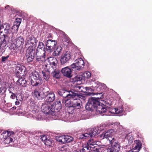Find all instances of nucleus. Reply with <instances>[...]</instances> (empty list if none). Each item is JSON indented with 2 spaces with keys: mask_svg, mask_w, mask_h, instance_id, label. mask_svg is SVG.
Wrapping results in <instances>:
<instances>
[{
  "mask_svg": "<svg viewBox=\"0 0 152 152\" xmlns=\"http://www.w3.org/2000/svg\"><path fill=\"white\" fill-rule=\"evenodd\" d=\"M99 98H90L85 106V108L88 111H93L95 109L97 113H102L106 112L108 107L100 102Z\"/></svg>",
  "mask_w": 152,
  "mask_h": 152,
  "instance_id": "1",
  "label": "nucleus"
},
{
  "mask_svg": "<svg viewBox=\"0 0 152 152\" xmlns=\"http://www.w3.org/2000/svg\"><path fill=\"white\" fill-rule=\"evenodd\" d=\"M74 56L75 58L76 57L77 58L75 60V62L71 65V68L72 69V70L75 71L80 70L85 65L84 62L81 57V52L78 50L76 51L74 54Z\"/></svg>",
  "mask_w": 152,
  "mask_h": 152,
  "instance_id": "2",
  "label": "nucleus"
},
{
  "mask_svg": "<svg viewBox=\"0 0 152 152\" xmlns=\"http://www.w3.org/2000/svg\"><path fill=\"white\" fill-rule=\"evenodd\" d=\"M31 77V82L33 86H39L42 84V80L40 77L39 73L36 71L32 72Z\"/></svg>",
  "mask_w": 152,
  "mask_h": 152,
  "instance_id": "3",
  "label": "nucleus"
},
{
  "mask_svg": "<svg viewBox=\"0 0 152 152\" xmlns=\"http://www.w3.org/2000/svg\"><path fill=\"white\" fill-rule=\"evenodd\" d=\"M111 146L107 149V152H119L120 150V144L115 139H109Z\"/></svg>",
  "mask_w": 152,
  "mask_h": 152,
  "instance_id": "4",
  "label": "nucleus"
},
{
  "mask_svg": "<svg viewBox=\"0 0 152 152\" xmlns=\"http://www.w3.org/2000/svg\"><path fill=\"white\" fill-rule=\"evenodd\" d=\"M74 94L75 96H73L70 98L72 99V110H74V108L79 109L81 107L80 103L81 102L80 99L82 97V96L75 93Z\"/></svg>",
  "mask_w": 152,
  "mask_h": 152,
  "instance_id": "5",
  "label": "nucleus"
},
{
  "mask_svg": "<svg viewBox=\"0 0 152 152\" xmlns=\"http://www.w3.org/2000/svg\"><path fill=\"white\" fill-rule=\"evenodd\" d=\"M51 105L50 104L45 102L42 105L41 109L45 113L53 116L55 115L54 109L52 108Z\"/></svg>",
  "mask_w": 152,
  "mask_h": 152,
  "instance_id": "6",
  "label": "nucleus"
},
{
  "mask_svg": "<svg viewBox=\"0 0 152 152\" xmlns=\"http://www.w3.org/2000/svg\"><path fill=\"white\" fill-rule=\"evenodd\" d=\"M99 131V129L98 128L89 129L88 132V133L80 135V138L86 139L88 137H94L98 134Z\"/></svg>",
  "mask_w": 152,
  "mask_h": 152,
  "instance_id": "7",
  "label": "nucleus"
},
{
  "mask_svg": "<svg viewBox=\"0 0 152 152\" xmlns=\"http://www.w3.org/2000/svg\"><path fill=\"white\" fill-rule=\"evenodd\" d=\"M10 135L11 134L8 131H4L1 133L0 138L4 141L5 144H9L13 141V139L10 137Z\"/></svg>",
  "mask_w": 152,
  "mask_h": 152,
  "instance_id": "8",
  "label": "nucleus"
},
{
  "mask_svg": "<svg viewBox=\"0 0 152 152\" xmlns=\"http://www.w3.org/2000/svg\"><path fill=\"white\" fill-rule=\"evenodd\" d=\"M113 126H114V128L113 129H110L102 134L104 138H107L109 141V139H114L112 137V136L116 132V129L118 128V126L117 125L114 124Z\"/></svg>",
  "mask_w": 152,
  "mask_h": 152,
  "instance_id": "9",
  "label": "nucleus"
},
{
  "mask_svg": "<svg viewBox=\"0 0 152 152\" xmlns=\"http://www.w3.org/2000/svg\"><path fill=\"white\" fill-rule=\"evenodd\" d=\"M75 92L69 91L64 89H61L58 92V94L64 98V99H70L72 97L75 96L74 94Z\"/></svg>",
  "mask_w": 152,
  "mask_h": 152,
  "instance_id": "10",
  "label": "nucleus"
},
{
  "mask_svg": "<svg viewBox=\"0 0 152 152\" xmlns=\"http://www.w3.org/2000/svg\"><path fill=\"white\" fill-rule=\"evenodd\" d=\"M38 40L37 39L32 35H29L26 39L25 42L26 47L28 45H32V46H36Z\"/></svg>",
  "mask_w": 152,
  "mask_h": 152,
  "instance_id": "11",
  "label": "nucleus"
},
{
  "mask_svg": "<svg viewBox=\"0 0 152 152\" xmlns=\"http://www.w3.org/2000/svg\"><path fill=\"white\" fill-rule=\"evenodd\" d=\"M71 55L70 52H66L64 55L61 56L60 62L61 65H63L66 63L71 59Z\"/></svg>",
  "mask_w": 152,
  "mask_h": 152,
  "instance_id": "12",
  "label": "nucleus"
},
{
  "mask_svg": "<svg viewBox=\"0 0 152 152\" xmlns=\"http://www.w3.org/2000/svg\"><path fill=\"white\" fill-rule=\"evenodd\" d=\"M51 107L52 109H54L55 115L56 114V113L57 112H59L62 108L61 101L59 99L57 100L56 102L51 105Z\"/></svg>",
  "mask_w": 152,
  "mask_h": 152,
  "instance_id": "13",
  "label": "nucleus"
},
{
  "mask_svg": "<svg viewBox=\"0 0 152 152\" xmlns=\"http://www.w3.org/2000/svg\"><path fill=\"white\" fill-rule=\"evenodd\" d=\"M43 54L41 55H38V53L36 52V59L37 62L39 63L42 64L46 61L45 58V51L42 50Z\"/></svg>",
  "mask_w": 152,
  "mask_h": 152,
  "instance_id": "14",
  "label": "nucleus"
},
{
  "mask_svg": "<svg viewBox=\"0 0 152 152\" xmlns=\"http://www.w3.org/2000/svg\"><path fill=\"white\" fill-rule=\"evenodd\" d=\"M57 45L56 41L48 39L45 42L46 46L48 50H50L54 49Z\"/></svg>",
  "mask_w": 152,
  "mask_h": 152,
  "instance_id": "15",
  "label": "nucleus"
},
{
  "mask_svg": "<svg viewBox=\"0 0 152 152\" xmlns=\"http://www.w3.org/2000/svg\"><path fill=\"white\" fill-rule=\"evenodd\" d=\"M61 71L63 75L67 77L70 78L72 76L71 75L72 71L71 69L68 66L62 68Z\"/></svg>",
  "mask_w": 152,
  "mask_h": 152,
  "instance_id": "16",
  "label": "nucleus"
},
{
  "mask_svg": "<svg viewBox=\"0 0 152 152\" xmlns=\"http://www.w3.org/2000/svg\"><path fill=\"white\" fill-rule=\"evenodd\" d=\"M46 69L44 68V70L41 72L43 75V77L46 81H48L50 78L49 74L51 72L50 68L48 69V65H46L45 66Z\"/></svg>",
  "mask_w": 152,
  "mask_h": 152,
  "instance_id": "17",
  "label": "nucleus"
},
{
  "mask_svg": "<svg viewBox=\"0 0 152 152\" xmlns=\"http://www.w3.org/2000/svg\"><path fill=\"white\" fill-rule=\"evenodd\" d=\"M46 98L45 102L50 104V103L53 102L55 99V96L54 94L52 92H50L48 94L45 96Z\"/></svg>",
  "mask_w": 152,
  "mask_h": 152,
  "instance_id": "18",
  "label": "nucleus"
},
{
  "mask_svg": "<svg viewBox=\"0 0 152 152\" xmlns=\"http://www.w3.org/2000/svg\"><path fill=\"white\" fill-rule=\"evenodd\" d=\"M50 59H52L51 61L50 60H49L50 65L51 66V68H50L52 69L56 68L58 63L57 60L56 58L52 57H50L48 58V60Z\"/></svg>",
  "mask_w": 152,
  "mask_h": 152,
  "instance_id": "19",
  "label": "nucleus"
},
{
  "mask_svg": "<svg viewBox=\"0 0 152 152\" xmlns=\"http://www.w3.org/2000/svg\"><path fill=\"white\" fill-rule=\"evenodd\" d=\"M34 94L36 97L39 100L45 98L46 96L44 93L38 91L37 89H35L34 90Z\"/></svg>",
  "mask_w": 152,
  "mask_h": 152,
  "instance_id": "20",
  "label": "nucleus"
},
{
  "mask_svg": "<svg viewBox=\"0 0 152 152\" xmlns=\"http://www.w3.org/2000/svg\"><path fill=\"white\" fill-rule=\"evenodd\" d=\"M7 44V41L5 37L0 39V51L2 52L4 50V48Z\"/></svg>",
  "mask_w": 152,
  "mask_h": 152,
  "instance_id": "21",
  "label": "nucleus"
},
{
  "mask_svg": "<svg viewBox=\"0 0 152 152\" xmlns=\"http://www.w3.org/2000/svg\"><path fill=\"white\" fill-rule=\"evenodd\" d=\"M136 145L132 149V152H139L141 148L142 144L139 140H136Z\"/></svg>",
  "mask_w": 152,
  "mask_h": 152,
  "instance_id": "22",
  "label": "nucleus"
},
{
  "mask_svg": "<svg viewBox=\"0 0 152 152\" xmlns=\"http://www.w3.org/2000/svg\"><path fill=\"white\" fill-rule=\"evenodd\" d=\"M24 39L23 37L21 36H17L15 43L17 45L20 47H22L24 44Z\"/></svg>",
  "mask_w": 152,
  "mask_h": 152,
  "instance_id": "23",
  "label": "nucleus"
},
{
  "mask_svg": "<svg viewBox=\"0 0 152 152\" xmlns=\"http://www.w3.org/2000/svg\"><path fill=\"white\" fill-rule=\"evenodd\" d=\"M23 70V69L22 66L20 65H17L16 67L15 70V72L16 73V75L17 76H19V77L21 76H20V75L22 74V72Z\"/></svg>",
  "mask_w": 152,
  "mask_h": 152,
  "instance_id": "24",
  "label": "nucleus"
},
{
  "mask_svg": "<svg viewBox=\"0 0 152 152\" xmlns=\"http://www.w3.org/2000/svg\"><path fill=\"white\" fill-rule=\"evenodd\" d=\"M62 103L65 104L66 107L69 108H72V99H66L62 101Z\"/></svg>",
  "mask_w": 152,
  "mask_h": 152,
  "instance_id": "25",
  "label": "nucleus"
},
{
  "mask_svg": "<svg viewBox=\"0 0 152 152\" xmlns=\"http://www.w3.org/2000/svg\"><path fill=\"white\" fill-rule=\"evenodd\" d=\"M50 69L51 70V72L50 73H51L52 75L54 77L56 78H59L60 77L59 75V71L56 69V68L54 69Z\"/></svg>",
  "mask_w": 152,
  "mask_h": 152,
  "instance_id": "26",
  "label": "nucleus"
},
{
  "mask_svg": "<svg viewBox=\"0 0 152 152\" xmlns=\"http://www.w3.org/2000/svg\"><path fill=\"white\" fill-rule=\"evenodd\" d=\"M27 83L26 80L25 79L21 78H19L17 81L16 83L18 85L22 87H26V83Z\"/></svg>",
  "mask_w": 152,
  "mask_h": 152,
  "instance_id": "27",
  "label": "nucleus"
},
{
  "mask_svg": "<svg viewBox=\"0 0 152 152\" xmlns=\"http://www.w3.org/2000/svg\"><path fill=\"white\" fill-rule=\"evenodd\" d=\"M36 46H32V45L29 46L26 54L34 55Z\"/></svg>",
  "mask_w": 152,
  "mask_h": 152,
  "instance_id": "28",
  "label": "nucleus"
},
{
  "mask_svg": "<svg viewBox=\"0 0 152 152\" xmlns=\"http://www.w3.org/2000/svg\"><path fill=\"white\" fill-rule=\"evenodd\" d=\"M62 47L61 46H57L52 53V55L54 56H59L62 50Z\"/></svg>",
  "mask_w": 152,
  "mask_h": 152,
  "instance_id": "29",
  "label": "nucleus"
},
{
  "mask_svg": "<svg viewBox=\"0 0 152 152\" xmlns=\"http://www.w3.org/2000/svg\"><path fill=\"white\" fill-rule=\"evenodd\" d=\"M25 58L28 63L32 62L34 59V55L26 54Z\"/></svg>",
  "mask_w": 152,
  "mask_h": 152,
  "instance_id": "30",
  "label": "nucleus"
},
{
  "mask_svg": "<svg viewBox=\"0 0 152 152\" xmlns=\"http://www.w3.org/2000/svg\"><path fill=\"white\" fill-rule=\"evenodd\" d=\"M44 49L45 45L44 43L41 42H39L36 50V52H37V53H39V50H41L42 52V50H43L44 51H45V50H44Z\"/></svg>",
  "mask_w": 152,
  "mask_h": 152,
  "instance_id": "31",
  "label": "nucleus"
},
{
  "mask_svg": "<svg viewBox=\"0 0 152 152\" xmlns=\"http://www.w3.org/2000/svg\"><path fill=\"white\" fill-rule=\"evenodd\" d=\"M57 141L62 143H66V135L60 136L56 138Z\"/></svg>",
  "mask_w": 152,
  "mask_h": 152,
  "instance_id": "32",
  "label": "nucleus"
},
{
  "mask_svg": "<svg viewBox=\"0 0 152 152\" xmlns=\"http://www.w3.org/2000/svg\"><path fill=\"white\" fill-rule=\"evenodd\" d=\"M91 76V73L89 72L86 71L83 73L82 77L83 79L85 80L90 78Z\"/></svg>",
  "mask_w": 152,
  "mask_h": 152,
  "instance_id": "33",
  "label": "nucleus"
},
{
  "mask_svg": "<svg viewBox=\"0 0 152 152\" xmlns=\"http://www.w3.org/2000/svg\"><path fill=\"white\" fill-rule=\"evenodd\" d=\"M19 47H20L17 46L16 43H12L10 46V48L11 50H15V52L16 53L17 51L18 50Z\"/></svg>",
  "mask_w": 152,
  "mask_h": 152,
  "instance_id": "34",
  "label": "nucleus"
},
{
  "mask_svg": "<svg viewBox=\"0 0 152 152\" xmlns=\"http://www.w3.org/2000/svg\"><path fill=\"white\" fill-rule=\"evenodd\" d=\"M115 113L117 114H118L119 115H121V114L123 112V109L122 107H119L114 109Z\"/></svg>",
  "mask_w": 152,
  "mask_h": 152,
  "instance_id": "35",
  "label": "nucleus"
},
{
  "mask_svg": "<svg viewBox=\"0 0 152 152\" xmlns=\"http://www.w3.org/2000/svg\"><path fill=\"white\" fill-rule=\"evenodd\" d=\"M15 34L12 33V36L9 38V41H10L12 43H15L16 38H15Z\"/></svg>",
  "mask_w": 152,
  "mask_h": 152,
  "instance_id": "36",
  "label": "nucleus"
},
{
  "mask_svg": "<svg viewBox=\"0 0 152 152\" xmlns=\"http://www.w3.org/2000/svg\"><path fill=\"white\" fill-rule=\"evenodd\" d=\"M73 138L72 137L68 135H66V143L69 142L73 140Z\"/></svg>",
  "mask_w": 152,
  "mask_h": 152,
  "instance_id": "37",
  "label": "nucleus"
},
{
  "mask_svg": "<svg viewBox=\"0 0 152 152\" xmlns=\"http://www.w3.org/2000/svg\"><path fill=\"white\" fill-rule=\"evenodd\" d=\"M83 147L86 149L88 151L91 150V148H94V147L90 145L88 143L87 144L83 145Z\"/></svg>",
  "mask_w": 152,
  "mask_h": 152,
  "instance_id": "38",
  "label": "nucleus"
},
{
  "mask_svg": "<svg viewBox=\"0 0 152 152\" xmlns=\"http://www.w3.org/2000/svg\"><path fill=\"white\" fill-rule=\"evenodd\" d=\"M83 79L82 77H80V76L77 75L75 77L73 78L72 79L74 82H77L80 81Z\"/></svg>",
  "mask_w": 152,
  "mask_h": 152,
  "instance_id": "39",
  "label": "nucleus"
},
{
  "mask_svg": "<svg viewBox=\"0 0 152 152\" xmlns=\"http://www.w3.org/2000/svg\"><path fill=\"white\" fill-rule=\"evenodd\" d=\"M52 143L51 140L50 139H48L44 143L47 146H52L53 145Z\"/></svg>",
  "mask_w": 152,
  "mask_h": 152,
  "instance_id": "40",
  "label": "nucleus"
},
{
  "mask_svg": "<svg viewBox=\"0 0 152 152\" xmlns=\"http://www.w3.org/2000/svg\"><path fill=\"white\" fill-rule=\"evenodd\" d=\"M21 22V19L20 18H17L15 19L14 24H15L20 26Z\"/></svg>",
  "mask_w": 152,
  "mask_h": 152,
  "instance_id": "41",
  "label": "nucleus"
},
{
  "mask_svg": "<svg viewBox=\"0 0 152 152\" xmlns=\"http://www.w3.org/2000/svg\"><path fill=\"white\" fill-rule=\"evenodd\" d=\"M87 143L92 147H93L94 145H96V142L94 141L93 139L89 140Z\"/></svg>",
  "mask_w": 152,
  "mask_h": 152,
  "instance_id": "42",
  "label": "nucleus"
},
{
  "mask_svg": "<svg viewBox=\"0 0 152 152\" xmlns=\"http://www.w3.org/2000/svg\"><path fill=\"white\" fill-rule=\"evenodd\" d=\"M19 25H18L15 24H14L12 26V29H14V30L15 31V32H15V31H17L18 30V28H19Z\"/></svg>",
  "mask_w": 152,
  "mask_h": 152,
  "instance_id": "43",
  "label": "nucleus"
},
{
  "mask_svg": "<svg viewBox=\"0 0 152 152\" xmlns=\"http://www.w3.org/2000/svg\"><path fill=\"white\" fill-rule=\"evenodd\" d=\"M90 152H99V148H95L94 146L93 149H91Z\"/></svg>",
  "mask_w": 152,
  "mask_h": 152,
  "instance_id": "44",
  "label": "nucleus"
},
{
  "mask_svg": "<svg viewBox=\"0 0 152 152\" xmlns=\"http://www.w3.org/2000/svg\"><path fill=\"white\" fill-rule=\"evenodd\" d=\"M41 139L42 141L44 142L45 143L46 141L47 140L48 138H47V137L45 135H42L41 136Z\"/></svg>",
  "mask_w": 152,
  "mask_h": 152,
  "instance_id": "45",
  "label": "nucleus"
},
{
  "mask_svg": "<svg viewBox=\"0 0 152 152\" xmlns=\"http://www.w3.org/2000/svg\"><path fill=\"white\" fill-rule=\"evenodd\" d=\"M9 55L7 56H2L1 57V61L4 62L6 61V60L9 58Z\"/></svg>",
  "mask_w": 152,
  "mask_h": 152,
  "instance_id": "46",
  "label": "nucleus"
},
{
  "mask_svg": "<svg viewBox=\"0 0 152 152\" xmlns=\"http://www.w3.org/2000/svg\"><path fill=\"white\" fill-rule=\"evenodd\" d=\"M9 31H8V30H6V29H4V32L5 33V34H3V36H4V37H5V39H6V37H5V36L7 35V34H8L9 33Z\"/></svg>",
  "mask_w": 152,
  "mask_h": 152,
  "instance_id": "47",
  "label": "nucleus"
},
{
  "mask_svg": "<svg viewBox=\"0 0 152 152\" xmlns=\"http://www.w3.org/2000/svg\"><path fill=\"white\" fill-rule=\"evenodd\" d=\"M5 25H6L5 29L9 31L10 28V26L9 24L7 23L5 24Z\"/></svg>",
  "mask_w": 152,
  "mask_h": 152,
  "instance_id": "48",
  "label": "nucleus"
},
{
  "mask_svg": "<svg viewBox=\"0 0 152 152\" xmlns=\"http://www.w3.org/2000/svg\"><path fill=\"white\" fill-rule=\"evenodd\" d=\"M15 98H17V100H18L17 99V97L16 96L15 94L14 93H12V94L10 96V98L12 99H14Z\"/></svg>",
  "mask_w": 152,
  "mask_h": 152,
  "instance_id": "49",
  "label": "nucleus"
},
{
  "mask_svg": "<svg viewBox=\"0 0 152 152\" xmlns=\"http://www.w3.org/2000/svg\"><path fill=\"white\" fill-rule=\"evenodd\" d=\"M80 152H89V151H87L84 148H83L80 151Z\"/></svg>",
  "mask_w": 152,
  "mask_h": 152,
  "instance_id": "50",
  "label": "nucleus"
},
{
  "mask_svg": "<svg viewBox=\"0 0 152 152\" xmlns=\"http://www.w3.org/2000/svg\"><path fill=\"white\" fill-rule=\"evenodd\" d=\"M4 28V26L1 25H0V33H1L3 31H1L2 29Z\"/></svg>",
  "mask_w": 152,
  "mask_h": 152,
  "instance_id": "51",
  "label": "nucleus"
},
{
  "mask_svg": "<svg viewBox=\"0 0 152 152\" xmlns=\"http://www.w3.org/2000/svg\"><path fill=\"white\" fill-rule=\"evenodd\" d=\"M97 85H98V86H95V87L94 86H92V87L94 88H95V87H96V88H98V86H99V85H100V83L99 82H97Z\"/></svg>",
  "mask_w": 152,
  "mask_h": 152,
  "instance_id": "52",
  "label": "nucleus"
},
{
  "mask_svg": "<svg viewBox=\"0 0 152 152\" xmlns=\"http://www.w3.org/2000/svg\"><path fill=\"white\" fill-rule=\"evenodd\" d=\"M52 34L51 33H50L48 36V38H52Z\"/></svg>",
  "mask_w": 152,
  "mask_h": 152,
  "instance_id": "53",
  "label": "nucleus"
},
{
  "mask_svg": "<svg viewBox=\"0 0 152 152\" xmlns=\"http://www.w3.org/2000/svg\"><path fill=\"white\" fill-rule=\"evenodd\" d=\"M20 104L19 101H16L15 102V104L16 105H18Z\"/></svg>",
  "mask_w": 152,
  "mask_h": 152,
  "instance_id": "54",
  "label": "nucleus"
},
{
  "mask_svg": "<svg viewBox=\"0 0 152 152\" xmlns=\"http://www.w3.org/2000/svg\"><path fill=\"white\" fill-rule=\"evenodd\" d=\"M8 90L9 91V92H10V93H11L12 94V93H12L10 90V88Z\"/></svg>",
  "mask_w": 152,
  "mask_h": 152,
  "instance_id": "55",
  "label": "nucleus"
},
{
  "mask_svg": "<svg viewBox=\"0 0 152 152\" xmlns=\"http://www.w3.org/2000/svg\"><path fill=\"white\" fill-rule=\"evenodd\" d=\"M8 90L9 91V92H10V93H11L12 94V93H12L10 90V88Z\"/></svg>",
  "mask_w": 152,
  "mask_h": 152,
  "instance_id": "56",
  "label": "nucleus"
},
{
  "mask_svg": "<svg viewBox=\"0 0 152 152\" xmlns=\"http://www.w3.org/2000/svg\"><path fill=\"white\" fill-rule=\"evenodd\" d=\"M65 147V146H64V147H62V148H61V150L62 151L63 149L64 150V148Z\"/></svg>",
  "mask_w": 152,
  "mask_h": 152,
  "instance_id": "57",
  "label": "nucleus"
},
{
  "mask_svg": "<svg viewBox=\"0 0 152 152\" xmlns=\"http://www.w3.org/2000/svg\"><path fill=\"white\" fill-rule=\"evenodd\" d=\"M2 88H0V92L1 93L2 92Z\"/></svg>",
  "mask_w": 152,
  "mask_h": 152,
  "instance_id": "58",
  "label": "nucleus"
},
{
  "mask_svg": "<svg viewBox=\"0 0 152 152\" xmlns=\"http://www.w3.org/2000/svg\"><path fill=\"white\" fill-rule=\"evenodd\" d=\"M9 7V6H7L6 7H5V8H8V7Z\"/></svg>",
  "mask_w": 152,
  "mask_h": 152,
  "instance_id": "59",
  "label": "nucleus"
},
{
  "mask_svg": "<svg viewBox=\"0 0 152 152\" xmlns=\"http://www.w3.org/2000/svg\"><path fill=\"white\" fill-rule=\"evenodd\" d=\"M66 39H67V38H68V37H67V36H66Z\"/></svg>",
  "mask_w": 152,
  "mask_h": 152,
  "instance_id": "60",
  "label": "nucleus"
}]
</instances>
